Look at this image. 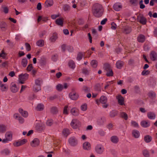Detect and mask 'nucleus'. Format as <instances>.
I'll return each mask as SVG.
<instances>
[{"mask_svg": "<svg viewBox=\"0 0 157 157\" xmlns=\"http://www.w3.org/2000/svg\"><path fill=\"white\" fill-rule=\"evenodd\" d=\"M0 28L2 31H5L7 28V24L4 21L1 22L0 23Z\"/></svg>", "mask_w": 157, "mask_h": 157, "instance_id": "nucleus-14", "label": "nucleus"}, {"mask_svg": "<svg viewBox=\"0 0 157 157\" xmlns=\"http://www.w3.org/2000/svg\"><path fill=\"white\" fill-rule=\"evenodd\" d=\"M28 63V61L26 58H23L21 62V64L23 67H25Z\"/></svg>", "mask_w": 157, "mask_h": 157, "instance_id": "nucleus-31", "label": "nucleus"}, {"mask_svg": "<svg viewBox=\"0 0 157 157\" xmlns=\"http://www.w3.org/2000/svg\"><path fill=\"white\" fill-rule=\"evenodd\" d=\"M104 148L102 144H98L95 147V151L98 154H101L104 151Z\"/></svg>", "mask_w": 157, "mask_h": 157, "instance_id": "nucleus-5", "label": "nucleus"}, {"mask_svg": "<svg viewBox=\"0 0 157 157\" xmlns=\"http://www.w3.org/2000/svg\"><path fill=\"white\" fill-rule=\"evenodd\" d=\"M56 23L58 25L63 26V21L61 18L57 19L56 21Z\"/></svg>", "mask_w": 157, "mask_h": 157, "instance_id": "nucleus-29", "label": "nucleus"}, {"mask_svg": "<svg viewBox=\"0 0 157 157\" xmlns=\"http://www.w3.org/2000/svg\"><path fill=\"white\" fill-rule=\"evenodd\" d=\"M70 98L73 100H76L78 98V94L74 91H72L69 94Z\"/></svg>", "mask_w": 157, "mask_h": 157, "instance_id": "nucleus-9", "label": "nucleus"}, {"mask_svg": "<svg viewBox=\"0 0 157 157\" xmlns=\"http://www.w3.org/2000/svg\"><path fill=\"white\" fill-rule=\"evenodd\" d=\"M147 117L148 118L150 119H154L155 117V114L153 113L150 112L147 113Z\"/></svg>", "mask_w": 157, "mask_h": 157, "instance_id": "nucleus-27", "label": "nucleus"}, {"mask_svg": "<svg viewBox=\"0 0 157 157\" xmlns=\"http://www.w3.org/2000/svg\"><path fill=\"white\" fill-rule=\"evenodd\" d=\"M53 4V1L52 0H47L45 2V4L47 7L51 6Z\"/></svg>", "mask_w": 157, "mask_h": 157, "instance_id": "nucleus-36", "label": "nucleus"}, {"mask_svg": "<svg viewBox=\"0 0 157 157\" xmlns=\"http://www.w3.org/2000/svg\"><path fill=\"white\" fill-rule=\"evenodd\" d=\"M143 155L145 157H149L150 156L148 151L147 150H144L143 151Z\"/></svg>", "mask_w": 157, "mask_h": 157, "instance_id": "nucleus-45", "label": "nucleus"}, {"mask_svg": "<svg viewBox=\"0 0 157 157\" xmlns=\"http://www.w3.org/2000/svg\"><path fill=\"white\" fill-rule=\"evenodd\" d=\"M68 141L69 144L73 146H75L77 144V140L73 137L70 138L69 139Z\"/></svg>", "mask_w": 157, "mask_h": 157, "instance_id": "nucleus-13", "label": "nucleus"}, {"mask_svg": "<svg viewBox=\"0 0 157 157\" xmlns=\"http://www.w3.org/2000/svg\"><path fill=\"white\" fill-rule=\"evenodd\" d=\"M46 124L48 126H51L53 124V121L52 120H49L47 121Z\"/></svg>", "mask_w": 157, "mask_h": 157, "instance_id": "nucleus-56", "label": "nucleus"}, {"mask_svg": "<svg viewBox=\"0 0 157 157\" xmlns=\"http://www.w3.org/2000/svg\"><path fill=\"white\" fill-rule=\"evenodd\" d=\"M63 89V86L60 84H58L56 86V89L59 91H61Z\"/></svg>", "mask_w": 157, "mask_h": 157, "instance_id": "nucleus-49", "label": "nucleus"}, {"mask_svg": "<svg viewBox=\"0 0 157 157\" xmlns=\"http://www.w3.org/2000/svg\"><path fill=\"white\" fill-rule=\"evenodd\" d=\"M62 133L65 136H67L70 133V131L68 128H64L63 130Z\"/></svg>", "mask_w": 157, "mask_h": 157, "instance_id": "nucleus-32", "label": "nucleus"}, {"mask_svg": "<svg viewBox=\"0 0 157 157\" xmlns=\"http://www.w3.org/2000/svg\"><path fill=\"white\" fill-rule=\"evenodd\" d=\"M137 20L140 22L143 25H145L147 22L146 18L140 14L137 16Z\"/></svg>", "mask_w": 157, "mask_h": 157, "instance_id": "nucleus-7", "label": "nucleus"}, {"mask_svg": "<svg viewBox=\"0 0 157 157\" xmlns=\"http://www.w3.org/2000/svg\"><path fill=\"white\" fill-rule=\"evenodd\" d=\"M27 142V140L25 139H23L20 141H17L13 143V145L15 147H17L25 144Z\"/></svg>", "mask_w": 157, "mask_h": 157, "instance_id": "nucleus-8", "label": "nucleus"}, {"mask_svg": "<svg viewBox=\"0 0 157 157\" xmlns=\"http://www.w3.org/2000/svg\"><path fill=\"white\" fill-rule=\"evenodd\" d=\"M111 142L114 144L117 143L119 141L118 138L116 136H112L110 138Z\"/></svg>", "mask_w": 157, "mask_h": 157, "instance_id": "nucleus-24", "label": "nucleus"}, {"mask_svg": "<svg viewBox=\"0 0 157 157\" xmlns=\"http://www.w3.org/2000/svg\"><path fill=\"white\" fill-rule=\"evenodd\" d=\"M82 73L86 75H88L89 74V71L86 68H84L82 70Z\"/></svg>", "mask_w": 157, "mask_h": 157, "instance_id": "nucleus-51", "label": "nucleus"}, {"mask_svg": "<svg viewBox=\"0 0 157 157\" xmlns=\"http://www.w3.org/2000/svg\"><path fill=\"white\" fill-rule=\"evenodd\" d=\"M91 66L93 68H96L97 67L98 65V62L95 60H92L90 63Z\"/></svg>", "mask_w": 157, "mask_h": 157, "instance_id": "nucleus-37", "label": "nucleus"}, {"mask_svg": "<svg viewBox=\"0 0 157 157\" xmlns=\"http://www.w3.org/2000/svg\"><path fill=\"white\" fill-rule=\"evenodd\" d=\"M144 140L146 143H149L151 141L152 138L150 136L147 135L144 136Z\"/></svg>", "mask_w": 157, "mask_h": 157, "instance_id": "nucleus-30", "label": "nucleus"}, {"mask_svg": "<svg viewBox=\"0 0 157 157\" xmlns=\"http://www.w3.org/2000/svg\"><path fill=\"white\" fill-rule=\"evenodd\" d=\"M83 148L85 150H90L91 148L90 143L87 142H85L83 144Z\"/></svg>", "mask_w": 157, "mask_h": 157, "instance_id": "nucleus-17", "label": "nucleus"}, {"mask_svg": "<svg viewBox=\"0 0 157 157\" xmlns=\"http://www.w3.org/2000/svg\"><path fill=\"white\" fill-rule=\"evenodd\" d=\"M34 90L38 92L41 89V86L35 84L33 87Z\"/></svg>", "mask_w": 157, "mask_h": 157, "instance_id": "nucleus-39", "label": "nucleus"}, {"mask_svg": "<svg viewBox=\"0 0 157 157\" xmlns=\"http://www.w3.org/2000/svg\"><path fill=\"white\" fill-rule=\"evenodd\" d=\"M132 134L134 137L136 138H138L140 136V133L138 131L134 130L132 131Z\"/></svg>", "mask_w": 157, "mask_h": 157, "instance_id": "nucleus-33", "label": "nucleus"}, {"mask_svg": "<svg viewBox=\"0 0 157 157\" xmlns=\"http://www.w3.org/2000/svg\"><path fill=\"white\" fill-rule=\"evenodd\" d=\"M1 90L3 91H6V90L7 87L4 84H1Z\"/></svg>", "mask_w": 157, "mask_h": 157, "instance_id": "nucleus-58", "label": "nucleus"}, {"mask_svg": "<svg viewBox=\"0 0 157 157\" xmlns=\"http://www.w3.org/2000/svg\"><path fill=\"white\" fill-rule=\"evenodd\" d=\"M51 112L54 114H56L58 112V109L56 107H52L51 109Z\"/></svg>", "mask_w": 157, "mask_h": 157, "instance_id": "nucleus-43", "label": "nucleus"}, {"mask_svg": "<svg viewBox=\"0 0 157 157\" xmlns=\"http://www.w3.org/2000/svg\"><path fill=\"white\" fill-rule=\"evenodd\" d=\"M42 82L41 79L38 78L35 80V84L36 85H40L41 82Z\"/></svg>", "mask_w": 157, "mask_h": 157, "instance_id": "nucleus-50", "label": "nucleus"}, {"mask_svg": "<svg viewBox=\"0 0 157 157\" xmlns=\"http://www.w3.org/2000/svg\"><path fill=\"white\" fill-rule=\"evenodd\" d=\"M71 113L72 115L74 116H77L79 114L78 110L75 108H72L71 109Z\"/></svg>", "mask_w": 157, "mask_h": 157, "instance_id": "nucleus-26", "label": "nucleus"}, {"mask_svg": "<svg viewBox=\"0 0 157 157\" xmlns=\"http://www.w3.org/2000/svg\"><path fill=\"white\" fill-rule=\"evenodd\" d=\"M111 28L113 29H116L117 25L114 22H112L111 23Z\"/></svg>", "mask_w": 157, "mask_h": 157, "instance_id": "nucleus-60", "label": "nucleus"}, {"mask_svg": "<svg viewBox=\"0 0 157 157\" xmlns=\"http://www.w3.org/2000/svg\"><path fill=\"white\" fill-rule=\"evenodd\" d=\"M150 47L148 44H145L144 46V51H148L150 49Z\"/></svg>", "mask_w": 157, "mask_h": 157, "instance_id": "nucleus-62", "label": "nucleus"}, {"mask_svg": "<svg viewBox=\"0 0 157 157\" xmlns=\"http://www.w3.org/2000/svg\"><path fill=\"white\" fill-rule=\"evenodd\" d=\"M10 90L13 93H16L18 90V88L13 82L11 83L10 85Z\"/></svg>", "mask_w": 157, "mask_h": 157, "instance_id": "nucleus-10", "label": "nucleus"}, {"mask_svg": "<svg viewBox=\"0 0 157 157\" xmlns=\"http://www.w3.org/2000/svg\"><path fill=\"white\" fill-rule=\"evenodd\" d=\"M36 109L38 111H42L44 109V105L42 104H39L36 107Z\"/></svg>", "mask_w": 157, "mask_h": 157, "instance_id": "nucleus-35", "label": "nucleus"}, {"mask_svg": "<svg viewBox=\"0 0 157 157\" xmlns=\"http://www.w3.org/2000/svg\"><path fill=\"white\" fill-rule=\"evenodd\" d=\"M39 144V140L37 138H35L30 143V144L32 147H35L38 146Z\"/></svg>", "mask_w": 157, "mask_h": 157, "instance_id": "nucleus-11", "label": "nucleus"}, {"mask_svg": "<svg viewBox=\"0 0 157 157\" xmlns=\"http://www.w3.org/2000/svg\"><path fill=\"white\" fill-rule=\"evenodd\" d=\"M104 68L106 72V75L107 76H112L113 75V72L111 68L110 65L108 63H105L104 64Z\"/></svg>", "mask_w": 157, "mask_h": 157, "instance_id": "nucleus-3", "label": "nucleus"}, {"mask_svg": "<svg viewBox=\"0 0 157 157\" xmlns=\"http://www.w3.org/2000/svg\"><path fill=\"white\" fill-rule=\"evenodd\" d=\"M36 45L40 47H43L44 46V42L43 40H39L36 43Z\"/></svg>", "mask_w": 157, "mask_h": 157, "instance_id": "nucleus-28", "label": "nucleus"}, {"mask_svg": "<svg viewBox=\"0 0 157 157\" xmlns=\"http://www.w3.org/2000/svg\"><path fill=\"white\" fill-rule=\"evenodd\" d=\"M121 117L124 118L125 120H127L128 118L127 114L125 112H122L121 113Z\"/></svg>", "mask_w": 157, "mask_h": 157, "instance_id": "nucleus-42", "label": "nucleus"}, {"mask_svg": "<svg viewBox=\"0 0 157 157\" xmlns=\"http://www.w3.org/2000/svg\"><path fill=\"white\" fill-rule=\"evenodd\" d=\"M36 128L37 130L40 132L42 131L44 129V128L41 124H36Z\"/></svg>", "mask_w": 157, "mask_h": 157, "instance_id": "nucleus-34", "label": "nucleus"}, {"mask_svg": "<svg viewBox=\"0 0 157 157\" xmlns=\"http://www.w3.org/2000/svg\"><path fill=\"white\" fill-rule=\"evenodd\" d=\"M117 98L118 100V103L121 105H123L124 103V98L121 95H119L117 97Z\"/></svg>", "mask_w": 157, "mask_h": 157, "instance_id": "nucleus-15", "label": "nucleus"}, {"mask_svg": "<svg viewBox=\"0 0 157 157\" xmlns=\"http://www.w3.org/2000/svg\"><path fill=\"white\" fill-rule=\"evenodd\" d=\"M63 8L65 11H69L70 10V7L67 4L64 5L63 7Z\"/></svg>", "mask_w": 157, "mask_h": 157, "instance_id": "nucleus-40", "label": "nucleus"}, {"mask_svg": "<svg viewBox=\"0 0 157 157\" xmlns=\"http://www.w3.org/2000/svg\"><path fill=\"white\" fill-rule=\"evenodd\" d=\"M58 36L57 34L56 33H54L50 38V40L51 42H55L57 39Z\"/></svg>", "mask_w": 157, "mask_h": 157, "instance_id": "nucleus-25", "label": "nucleus"}, {"mask_svg": "<svg viewBox=\"0 0 157 157\" xmlns=\"http://www.w3.org/2000/svg\"><path fill=\"white\" fill-rule=\"evenodd\" d=\"M69 66L72 69H74L75 67V63L72 60H70L68 63Z\"/></svg>", "mask_w": 157, "mask_h": 157, "instance_id": "nucleus-38", "label": "nucleus"}, {"mask_svg": "<svg viewBox=\"0 0 157 157\" xmlns=\"http://www.w3.org/2000/svg\"><path fill=\"white\" fill-rule=\"evenodd\" d=\"M130 2L133 5H136L138 4V0H130Z\"/></svg>", "mask_w": 157, "mask_h": 157, "instance_id": "nucleus-63", "label": "nucleus"}, {"mask_svg": "<svg viewBox=\"0 0 157 157\" xmlns=\"http://www.w3.org/2000/svg\"><path fill=\"white\" fill-rule=\"evenodd\" d=\"M145 39V36L143 34L140 35L137 38V40L139 42L143 43Z\"/></svg>", "mask_w": 157, "mask_h": 157, "instance_id": "nucleus-19", "label": "nucleus"}, {"mask_svg": "<svg viewBox=\"0 0 157 157\" xmlns=\"http://www.w3.org/2000/svg\"><path fill=\"white\" fill-rule=\"evenodd\" d=\"M103 9L102 5L98 4H94L92 8V12L93 15L97 17H101L103 13Z\"/></svg>", "mask_w": 157, "mask_h": 157, "instance_id": "nucleus-1", "label": "nucleus"}, {"mask_svg": "<svg viewBox=\"0 0 157 157\" xmlns=\"http://www.w3.org/2000/svg\"><path fill=\"white\" fill-rule=\"evenodd\" d=\"M80 122L76 119H73L71 123V125L74 128L76 129L80 125Z\"/></svg>", "mask_w": 157, "mask_h": 157, "instance_id": "nucleus-6", "label": "nucleus"}, {"mask_svg": "<svg viewBox=\"0 0 157 157\" xmlns=\"http://www.w3.org/2000/svg\"><path fill=\"white\" fill-rule=\"evenodd\" d=\"M63 151L65 152L67 155H69L70 153V151L68 148H63Z\"/></svg>", "mask_w": 157, "mask_h": 157, "instance_id": "nucleus-55", "label": "nucleus"}, {"mask_svg": "<svg viewBox=\"0 0 157 157\" xmlns=\"http://www.w3.org/2000/svg\"><path fill=\"white\" fill-rule=\"evenodd\" d=\"M83 56V54L82 52H79L77 55V59L78 60H80Z\"/></svg>", "mask_w": 157, "mask_h": 157, "instance_id": "nucleus-46", "label": "nucleus"}, {"mask_svg": "<svg viewBox=\"0 0 157 157\" xmlns=\"http://www.w3.org/2000/svg\"><path fill=\"white\" fill-rule=\"evenodd\" d=\"M150 73V71L149 70H144L142 72L141 74L143 75H149Z\"/></svg>", "mask_w": 157, "mask_h": 157, "instance_id": "nucleus-53", "label": "nucleus"}, {"mask_svg": "<svg viewBox=\"0 0 157 157\" xmlns=\"http://www.w3.org/2000/svg\"><path fill=\"white\" fill-rule=\"evenodd\" d=\"M1 154L3 155H7L10 153V151L8 149H5L2 150L1 152Z\"/></svg>", "mask_w": 157, "mask_h": 157, "instance_id": "nucleus-41", "label": "nucleus"}, {"mask_svg": "<svg viewBox=\"0 0 157 157\" xmlns=\"http://www.w3.org/2000/svg\"><path fill=\"white\" fill-rule=\"evenodd\" d=\"M157 56L156 53L155 52L152 51L150 54V58L152 60L154 61L156 59Z\"/></svg>", "mask_w": 157, "mask_h": 157, "instance_id": "nucleus-18", "label": "nucleus"}, {"mask_svg": "<svg viewBox=\"0 0 157 157\" xmlns=\"http://www.w3.org/2000/svg\"><path fill=\"white\" fill-rule=\"evenodd\" d=\"M123 62L121 60L118 61L116 64V66L117 68L120 69L123 66Z\"/></svg>", "mask_w": 157, "mask_h": 157, "instance_id": "nucleus-23", "label": "nucleus"}, {"mask_svg": "<svg viewBox=\"0 0 157 157\" xmlns=\"http://www.w3.org/2000/svg\"><path fill=\"white\" fill-rule=\"evenodd\" d=\"M131 124L132 126L136 127H138V123L134 121H131Z\"/></svg>", "mask_w": 157, "mask_h": 157, "instance_id": "nucleus-59", "label": "nucleus"}, {"mask_svg": "<svg viewBox=\"0 0 157 157\" xmlns=\"http://www.w3.org/2000/svg\"><path fill=\"white\" fill-rule=\"evenodd\" d=\"M28 77L29 75L27 73L19 75V78L20 83L21 84H23L24 82L28 79Z\"/></svg>", "mask_w": 157, "mask_h": 157, "instance_id": "nucleus-4", "label": "nucleus"}, {"mask_svg": "<svg viewBox=\"0 0 157 157\" xmlns=\"http://www.w3.org/2000/svg\"><path fill=\"white\" fill-rule=\"evenodd\" d=\"M25 45L27 51H30L31 50V46L28 43H26L25 44Z\"/></svg>", "mask_w": 157, "mask_h": 157, "instance_id": "nucleus-52", "label": "nucleus"}, {"mask_svg": "<svg viewBox=\"0 0 157 157\" xmlns=\"http://www.w3.org/2000/svg\"><path fill=\"white\" fill-rule=\"evenodd\" d=\"M107 101V99L106 97L104 96H101L99 100L97 99L96 100V101L98 105L100 102L102 104H104V105H102V107L105 108H106L108 106V104H106Z\"/></svg>", "mask_w": 157, "mask_h": 157, "instance_id": "nucleus-2", "label": "nucleus"}, {"mask_svg": "<svg viewBox=\"0 0 157 157\" xmlns=\"http://www.w3.org/2000/svg\"><path fill=\"white\" fill-rule=\"evenodd\" d=\"M81 109L83 111H86L87 109V105L86 104H84L82 105L81 107Z\"/></svg>", "mask_w": 157, "mask_h": 157, "instance_id": "nucleus-54", "label": "nucleus"}, {"mask_svg": "<svg viewBox=\"0 0 157 157\" xmlns=\"http://www.w3.org/2000/svg\"><path fill=\"white\" fill-rule=\"evenodd\" d=\"M6 138L11 141L12 139V132L11 131L7 132L5 134Z\"/></svg>", "mask_w": 157, "mask_h": 157, "instance_id": "nucleus-22", "label": "nucleus"}, {"mask_svg": "<svg viewBox=\"0 0 157 157\" xmlns=\"http://www.w3.org/2000/svg\"><path fill=\"white\" fill-rule=\"evenodd\" d=\"M68 108V105H66L64 108L63 110V113L64 114L67 115L68 114L67 109Z\"/></svg>", "mask_w": 157, "mask_h": 157, "instance_id": "nucleus-57", "label": "nucleus"}, {"mask_svg": "<svg viewBox=\"0 0 157 157\" xmlns=\"http://www.w3.org/2000/svg\"><path fill=\"white\" fill-rule=\"evenodd\" d=\"M122 7V6L117 3L115 4L113 6V9L116 11H119L121 9Z\"/></svg>", "mask_w": 157, "mask_h": 157, "instance_id": "nucleus-21", "label": "nucleus"}, {"mask_svg": "<svg viewBox=\"0 0 157 157\" xmlns=\"http://www.w3.org/2000/svg\"><path fill=\"white\" fill-rule=\"evenodd\" d=\"M123 32L126 34H128L129 33L132 31L131 27L126 26L124 27L123 29Z\"/></svg>", "mask_w": 157, "mask_h": 157, "instance_id": "nucleus-16", "label": "nucleus"}, {"mask_svg": "<svg viewBox=\"0 0 157 157\" xmlns=\"http://www.w3.org/2000/svg\"><path fill=\"white\" fill-rule=\"evenodd\" d=\"M88 4L86 0H84L81 2V6L83 7L85 6H87Z\"/></svg>", "mask_w": 157, "mask_h": 157, "instance_id": "nucleus-48", "label": "nucleus"}, {"mask_svg": "<svg viewBox=\"0 0 157 157\" xmlns=\"http://www.w3.org/2000/svg\"><path fill=\"white\" fill-rule=\"evenodd\" d=\"M98 133L101 136H104L105 134V132L103 130H100L98 131Z\"/></svg>", "mask_w": 157, "mask_h": 157, "instance_id": "nucleus-64", "label": "nucleus"}, {"mask_svg": "<svg viewBox=\"0 0 157 157\" xmlns=\"http://www.w3.org/2000/svg\"><path fill=\"white\" fill-rule=\"evenodd\" d=\"M105 121V118L104 117H102L98 119L97 123L98 125H101L103 124Z\"/></svg>", "mask_w": 157, "mask_h": 157, "instance_id": "nucleus-12", "label": "nucleus"}, {"mask_svg": "<svg viewBox=\"0 0 157 157\" xmlns=\"http://www.w3.org/2000/svg\"><path fill=\"white\" fill-rule=\"evenodd\" d=\"M117 114V112L115 111H112L110 112L109 116L111 117H115Z\"/></svg>", "mask_w": 157, "mask_h": 157, "instance_id": "nucleus-47", "label": "nucleus"}, {"mask_svg": "<svg viewBox=\"0 0 157 157\" xmlns=\"http://www.w3.org/2000/svg\"><path fill=\"white\" fill-rule=\"evenodd\" d=\"M6 130V127L4 125H0V132H4Z\"/></svg>", "mask_w": 157, "mask_h": 157, "instance_id": "nucleus-44", "label": "nucleus"}, {"mask_svg": "<svg viewBox=\"0 0 157 157\" xmlns=\"http://www.w3.org/2000/svg\"><path fill=\"white\" fill-rule=\"evenodd\" d=\"M140 124L143 127L146 128L150 125V123L148 121H141Z\"/></svg>", "mask_w": 157, "mask_h": 157, "instance_id": "nucleus-20", "label": "nucleus"}, {"mask_svg": "<svg viewBox=\"0 0 157 157\" xmlns=\"http://www.w3.org/2000/svg\"><path fill=\"white\" fill-rule=\"evenodd\" d=\"M33 67L32 64H29L27 67V70L28 71H30L33 68Z\"/></svg>", "mask_w": 157, "mask_h": 157, "instance_id": "nucleus-61", "label": "nucleus"}]
</instances>
